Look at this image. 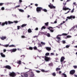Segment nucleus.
I'll return each instance as SVG.
<instances>
[{"label":"nucleus","mask_w":77,"mask_h":77,"mask_svg":"<svg viewBox=\"0 0 77 77\" xmlns=\"http://www.w3.org/2000/svg\"><path fill=\"white\" fill-rule=\"evenodd\" d=\"M66 5V2H64L63 3V5L64 6L63 7V10H64V11H66V10H71V9L69 8H66L65 7V5Z\"/></svg>","instance_id":"1"},{"label":"nucleus","mask_w":77,"mask_h":77,"mask_svg":"<svg viewBox=\"0 0 77 77\" xmlns=\"http://www.w3.org/2000/svg\"><path fill=\"white\" fill-rule=\"evenodd\" d=\"M67 19H69V20H72V18L73 19H75V16L71 15L70 17H67Z\"/></svg>","instance_id":"2"},{"label":"nucleus","mask_w":77,"mask_h":77,"mask_svg":"<svg viewBox=\"0 0 77 77\" xmlns=\"http://www.w3.org/2000/svg\"><path fill=\"white\" fill-rule=\"evenodd\" d=\"M42 9V8L40 7H37L36 9V11L38 13L41 12Z\"/></svg>","instance_id":"3"},{"label":"nucleus","mask_w":77,"mask_h":77,"mask_svg":"<svg viewBox=\"0 0 77 77\" xmlns=\"http://www.w3.org/2000/svg\"><path fill=\"white\" fill-rule=\"evenodd\" d=\"M8 25V21H5V22H0V26L1 25L2 26H4L5 25Z\"/></svg>","instance_id":"4"},{"label":"nucleus","mask_w":77,"mask_h":77,"mask_svg":"<svg viewBox=\"0 0 77 77\" xmlns=\"http://www.w3.org/2000/svg\"><path fill=\"white\" fill-rule=\"evenodd\" d=\"M51 32H54V30H53V29L54 28H53L51 26H49L47 28Z\"/></svg>","instance_id":"5"},{"label":"nucleus","mask_w":77,"mask_h":77,"mask_svg":"<svg viewBox=\"0 0 77 77\" xmlns=\"http://www.w3.org/2000/svg\"><path fill=\"white\" fill-rule=\"evenodd\" d=\"M48 7L50 8L51 9H55L56 8V7L53 6V5L50 4V5H48Z\"/></svg>","instance_id":"6"},{"label":"nucleus","mask_w":77,"mask_h":77,"mask_svg":"<svg viewBox=\"0 0 77 77\" xmlns=\"http://www.w3.org/2000/svg\"><path fill=\"white\" fill-rule=\"evenodd\" d=\"M9 75L11 77H15V76H16V75L15 74V72H13L10 73L9 74Z\"/></svg>","instance_id":"7"},{"label":"nucleus","mask_w":77,"mask_h":77,"mask_svg":"<svg viewBox=\"0 0 77 77\" xmlns=\"http://www.w3.org/2000/svg\"><path fill=\"white\" fill-rule=\"evenodd\" d=\"M75 72V71L74 70H72L70 72V74L71 75H73Z\"/></svg>","instance_id":"8"},{"label":"nucleus","mask_w":77,"mask_h":77,"mask_svg":"<svg viewBox=\"0 0 77 77\" xmlns=\"http://www.w3.org/2000/svg\"><path fill=\"white\" fill-rule=\"evenodd\" d=\"M45 59L46 61L48 62V61H49V60H50V57H48L46 56H45Z\"/></svg>","instance_id":"9"},{"label":"nucleus","mask_w":77,"mask_h":77,"mask_svg":"<svg viewBox=\"0 0 77 77\" xmlns=\"http://www.w3.org/2000/svg\"><path fill=\"white\" fill-rule=\"evenodd\" d=\"M17 50V49L16 48H14L10 50V51L11 53H14Z\"/></svg>","instance_id":"10"},{"label":"nucleus","mask_w":77,"mask_h":77,"mask_svg":"<svg viewBox=\"0 0 77 77\" xmlns=\"http://www.w3.org/2000/svg\"><path fill=\"white\" fill-rule=\"evenodd\" d=\"M5 68L6 69H11V66L9 65H6L5 66Z\"/></svg>","instance_id":"11"},{"label":"nucleus","mask_w":77,"mask_h":77,"mask_svg":"<svg viewBox=\"0 0 77 77\" xmlns=\"http://www.w3.org/2000/svg\"><path fill=\"white\" fill-rule=\"evenodd\" d=\"M45 48H46V49L48 50V51H50V50H51V48L49 47H45Z\"/></svg>","instance_id":"12"},{"label":"nucleus","mask_w":77,"mask_h":77,"mask_svg":"<svg viewBox=\"0 0 77 77\" xmlns=\"http://www.w3.org/2000/svg\"><path fill=\"white\" fill-rule=\"evenodd\" d=\"M65 59V57H62L61 58L60 61L61 62H62Z\"/></svg>","instance_id":"13"},{"label":"nucleus","mask_w":77,"mask_h":77,"mask_svg":"<svg viewBox=\"0 0 77 77\" xmlns=\"http://www.w3.org/2000/svg\"><path fill=\"white\" fill-rule=\"evenodd\" d=\"M0 54L2 57H6L5 55V54H3V53H0Z\"/></svg>","instance_id":"14"},{"label":"nucleus","mask_w":77,"mask_h":77,"mask_svg":"<svg viewBox=\"0 0 77 77\" xmlns=\"http://www.w3.org/2000/svg\"><path fill=\"white\" fill-rule=\"evenodd\" d=\"M62 76L61 77H67L65 73H62Z\"/></svg>","instance_id":"15"},{"label":"nucleus","mask_w":77,"mask_h":77,"mask_svg":"<svg viewBox=\"0 0 77 77\" xmlns=\"http://www.w3.org/2000/svg\"><path fill=\"white\" fill-rule=\"evenodd\" d=\"M75 28H76V26H74L72 28L70 29V31L71 30H74Z\"/></svg>","instance_id":"16"},{"label":"nucleus","mask_w":77,"mask_h":77,"mask_svg":"<svg viewBox=\"0 0 77 77\" xmlns=\"http://www.w3.org/2000/svg\"><path fill=\"white\" fill-rule=\"evenodd\" d=\"M13 23H14V22L10 21H9L8 22V24H13Z\"/></svg>","instance_id":"17"},{"label":"nucleus","mask_w":77,"mask_h":77,"mask_svg":"<svg viewBox=\"0 0 77 77\" xmlns=\"http://www.w3.org/2000/svg\"><path fill=\"white\" fill-rule=\"evenodd\" d=\"M68 35V34L63 33L61 35H60V36H66Z\"/></svg>","instance_id":"18"},{"label":"nucleus","mask_w":77,"mask_h":77,"mask_svg":"<svg viewBox=\"0 0 77 77\" xmlns=\"http://www.w3.org/2000/svg\"><path fill=\"white\" fill-rule=\"evenodd\" d=\"M26 26H27V24H23L22 25H21V27L22 28H23V27H26Z\"/></svg>","instance_id":"19"},{"label":"nucleus","mask_w":77,"mask_h":77,"mask_svg":"<svg viewBox=\"0 0 77 77\" xmlns=\"http://www.w3.org/2000/svg\"><path fill=\"white\" fill-rule=\"evenodd\" d=\"M1 39L2 40H4L5 39H6V37L5 36V37H2L1 38Z\"/></svg>","instance_id":"20"},{"label":"nucleus","mask_w":77,"mask_h":77,"mask_svg":"<svg viewBox=\"0 0 77 77\" xmlns=\"http://www.w3.org/2000/svg\"><path fill=\"white\" fill-rule=\"evenodd\" d=\"M60 68L57 67L56 69V71H60Z\"/></svg>","instance_id":"21"},{"label":"nucleus","mask_w":77,"mask_h":77,"mask_svg":"<svg viewBox=\"0 0 77 77\" xmlns=\"http://www.w3.org/2000/svg\"><path fill=\"white\" fill-rule=\"evenodd\" d=\"M28 31L29 33H32V29H28Z\"/></svg>","instance_id":"22"},{"label":"nucleus","mask_w":77,"mask_h":77,"mask_svg":"<svg viewBox=\"0 0 77 77\" xmlns=\"http://www.w3.org/2000/svg\"><path fill=\"white\" fill-rule=\"evenodd\" d=\"M60 35H57V36L56 38H57V39H58V40L60 39V38L58 37V36H60Z\"/></svg>","instance_id":"23"},{"label":"nucleus","mask_w":77,"mask_h":77,"mask_svg":"<svg viewBox=\"0 0 77 77\" xmlns=\"http://www.w3.org/2000/svg\"><path fill=\"white\" fill-rule=\"evenodd\" d=\"M42 11H44V12H47V9H43L42 8Z\"/></svg>","instance_id":"24"},{"label":"nucleus","mask_w":77,"mask_h":77,"mask_svg":"<svg viewBox=\"0 0 77 77\" xmlns=\"http://www.w3.org/2000/svg\"><path fill=\"white\" fill-rule=\"evenodd\" d=\"M19 11L20 12H24V10L21 9H19Z\"/></svg>","instance_id":"25"},{"label":"nucleus","mask_w":77,"mask_h":77,"mask_svg":"<svg viewBox=\"0 0 77 77\" xmlns=\"http://www.w3.org/2000/svg\"><path fill=\"white\" fill-rule=\"evenodd\" d=\"M46 29V27H45V26H43L41 28V29L42 30H43V29Z\"/></svg>","instance_id":"26"},{"label":"nucleus","mask_w":77,"mask_h":77,"mask_svg":"<svg viewBox=\"0 0 77 77\" xmlns=\"http://www.w3.org/2000/svg\"><path fill=\"white\" fill-rule=\"evenodd\" d=\"M24 77H28V74L25 73L24 74Z\"/></svg>","instance_id":"27"},{"label":"nucleus","mask_w":77,"mask_h":77,"mask_svg":"<svg viewBox=\"0 0 77 77\" xmlns=\"http://www.w3.org/2000/svg\"><path fill=\"white\" fill-rule=\"evenodd\" d=\"M49 54H50V53H47L45 54V56H49Z\"/></svg>","instance_id":"28"},{"label":"nucleus","mask_w":77,"mask_h":77,"mask_svg":"<svg viewBox=\"0 0 77 77\" xmlns=\"http://www.w3.org/2000/svg\"><path fill=\"white\" fill-rule=\"evenodd\" d=\"M41 44H42L43 45H45V42H41Z\"/></svg>","instance_id":"29"},{"label":"nucleus","mask_w":77,"mask_h":77,"mask_svg":"<svg viewBox=\"0 0 77 77\" xmlns=\"http://www.w3.org/2000/svg\"><path fill=\"white\" fill-rule=\"evenodd\" d=\"M15 47V45H12L9 46V47Z\"/></svg>","instance_id":"30"},{"label":"nucleus","mask_w":77,"mask_h":77,"mask_svg":"<svg viewBox=\"0 0 77 77\" xmlns=\"http://www.w3.org/2000/svg\"><path fill=\"white\" fill-rule=\"evenodd\" d=\"M49 23H48V22H47L46 23H45V25L46 26H47L48 25Z\"/></svg>","instance_id":"31"},{"label":"nucleus","mask_w":77,"mask_h":77,"mask_svg":"<svg viewBox=\"0 0 77 77\" xmlns=\"http://www.w3.org/2000/svg\"><path fill=\"white\" fill-rule=\"evenodd\" d=\"M9 44L6 45H4L3 46H4L5 47H8L9 46Z\"/></svg>","instance_id":"32"},{"label":"nucleus","mask_w":77,"mask_h":77,"mask_svg":"<svg viewBox=\"0 0 77 77\" xmlns=\"http://www.w3.org/2000/svg\"><path fill=\"white\" fill-rule=\"evenodd\" d=\"M17 30H19L20 29H21V26H17Z\"/></svg>","instance_id":"33"},{"label":"nucleus","mask_w":77,"mask_h":77,"mask_svg":"<svg viewBox=\"0 0 77 77\" xmlns=\"http://www.w3.org/2000/svg\"><path fill=\"white\" fill-rule=\"evenodd\" d=\"M17 63L19 65H21V61H19L17 62Z\"/></svg>","instance_id":"34"},{"label":"nucleus","mask_w":77,"mask_h":77,"mask_svg":"<svg viewBox=\"0 0 77 77\" xmlns=\"http://www.w3.org/2000/svg\"><path fill=\"white\" fill-rule=\"evenodd\" d=\"M29 50H33V48L31 47H29Z\"/></svg>","instance_id":"35"},{"label":"nucleus","mask_w":77,"mask_h":77,"mask_svg":"<svg viewBox=\"0 0 77 77\" xmlns=\"http://www.w3.org/2000/svg\"><path fill=\"white\" fill-rule=\"evenodd\" d=\"M47 35L48 37H50V34L49 33H48Z\"/></svg>","instance_id":"36"},{"label":"nucleus","mask_w":77,"mask_h":77,"mask_svg":"<svg viewBox=\"0 0 77 77\" xmlns=\"http://www.w3.org/2000/svg\"><path fill=\"white\" fill-rule=\"evenodd\" d=\"M49 66H52L53 64L52 63H50L49 64Z\"/></svg>","instance_id":"37"},{"label":"nucleus","mask_w":77,"mask_h":77,"mask_svg":"<svg viewBox=\"0 0 77 77\" xmlns=\"http://www.w3.org/2000/svg\"><path fill=\"white\" fill-rule=\"evenodd\" d=\"M19 7H20V5H18L16 6L15 7V8L16 9V8H19Z\"/></svg>","instance_id":"38"},{"label":"nucleus","mask_w":77,"mask_h":77,"mask_svg":"<svg viewBox=\"0 0 77 77\" xmlns=\"http://www.w3.org/2000/svg\"><path fill=\"white\" fill-rule=\"evenodd\" d=\"M74 11V8H73V9L70 12L71 13H73V12Z\"/></svg>","instance_id":"39"},{"label":"nucleus","mask_w":77,"mask_h":77,"mask_svg":"<svg viewBox=\"0 0 77 77\" xmlns=\"http://www.w3.org/2000/svg\"><path fill=\"white\" fill-rule=\"evenodd\" d=\"M38 37V35H35L33 36V38H37Z\"/></svg>","instance_id":"40"},{"label":"nucleus","mask_w":77,"mask_h":77,"mask_svg":"<svg viewBox=\"0 0 77 77\" xmlns=\"http://www.w3.org/2000/svg\"><path fill=\"white\" fill-rule=\"evenodd\" d=\"M67 38H71V36L69 35H67Z\"/></svg>","instance_id":"41"},{"label":"nucleus","mask_w":77,"mask_h":77,"mask_svg":"<svg viewBox=\"0 0 77 77\" xmlns=\"http://www.w3.org/2000/svg\"><path fill=\"white\" fill-rule=\"evenodd\" d=\"M4 4V3H0V6H3V4Z\"/></svg>","instance_id":"42"},{"label":"nucleus","mask_w":77,"mask_h":77,"mask_svg":"<svg viewBox=\"0 0 77 77\" xmlns=\"http://www.w3.org/2000/svg\"><path fill=\"white\" fill-rule=\"evenodd\" d=\"M33 49L34 50H37V47H36V46H35L34 48H33Z\"/></svg>","instance_id":"43"},{"label":"nucleus","mask_w":77,"mask_h":77,"mask_svg":"<svg viewBox=\"0 0 77 77\" xmlns=\"http://www.w3.org/2000/svg\"><path fill=\"white\" fill-rule=\"evenodd\" d=\"M52 75L53 76H56V73L55 72L53 73Z\"/></svg>","instance_id":"44"},{"label":"nucleus","mask_w":77,"mask_h":77,"mask_svg":"<svg viewBox=\"0 0 77 77\" xmlns=\"http://www.w3.org/2000/svg\"><path fill=\"white\" fill-rule=\"evenodd\" d=\"M73 67H74V68H75V69H76V68H77V66H73Z\"/></svg>","instance_id":"45"},{"label":"nucleus","mask_w":77,"mask_h":77,"mask_svg":"<svg viewBox=\"0 0 77 77\" xmlns=\"http://www.w3.org/2000/svg\"><path fill=\"white\" fill-rule=\"evenodd\" d=\"M63 44H65L66 43V42H65V40H63L62 41Z\"/></svg>","instance_id":"46"},{"label":"nucleus","mask_w":77,"mask_h":77,"mask_svg":"<svg viewBox=\"0 0 77 77\" xmlns=\"http://www.w3.org/2000/svg\"><path fill=\"white\" fill-rule=\"evenodd\" d=\"M38 47H42V45H41V44H38Z\"/></svg>","instance_id":"47"},{"label":"nucleus","mask_w":77,"mask_h":77,"mask_svg":"<svg viewBox=\"0 0 77 77\" xmlns=\"http://www.w3.org/2000/svg\"><path fill=\"white\" fill-rule=\"evenodd\" d=\"M1 10H2V11L5 10V7H2L1 8Z\"/></svg>","instance_id":"48"},{"label":"nucleus","mask_w":77,"mask_h":77,"mask_svg":"<svg viewBox=\"0 0 77 77\" xmlns=\"http://www.w3.org/2000/svg\"><path fill=\"white\" fill-rule=\"evenodd\" d=\"M57 19H56V21H55L54 23V24H56V23H57Z\"/></svg>","instance_id":"49"},{"label":"nucleus","mask_w":77,"mask_h":77,"mask_svg":"<svg viewBox=\"0 0 77 77\" xmlns=\"http://www.w3.org/2000/svg\"><path fill=\"white\" fill-rule=\"evenodd\" d=\"M21 38H26V37L24 36V35H22L21 36Z\"/></svg>","instance_id":"50"},{"label":"nucleus","mask_w":77,"mask_h":77,"mask_svg":"<svg viewBox=\"0 0 77 77\" xmlns=\"http://www.w3.org/2000/svg\"><path fill=\"white\" fill-rule=\"evenodd\" d=\"M69 46H70L69 45H67L66 46V48H69Z\"/></svg>","instance_id":"51"},{"label":"nucleus","mask_w":77,"mask_h":77,"mask_svg":"<svg viewBox=\"0 0 77 77\" xmlns=\"http://www.w3.org/2000/svg\"><path fill=\"white\" fill-rule=\"evenodd\" d=\"M34 76V74H32L30 75V77H33Z\"/></svg>","instance_id":"52"},{"label":"nucleus","mask_w":77,"mask_h":77,"mask_svg":"<svg viewBox=\"0 0 77 77\" xmlns=\"http://www.w3.org/2000/svg\"><path fill=\"white\" fill-rule=\"evenodd\" d=\"M22 56H23V58H24V57H25V55H21V57H22Z\"/></svg>","instance_id":"53"},{"label":"nucleus","mask_w":77,"mask_h":77,"mask_svg":"<svg viewBox=\"0 0 77 77\" xmlns=\"http://www.w3.org/2000/svg\"><path fill=\"white\" fill-rule=\"evenodd\" d=\"M36 71L37 72H38V73H39V72H40V71L39 70H36Z\"/></svg>","instance_id":"54"},{"label":"nucleus","mask_w":77,"mask_h":77,"mask_svg":"<svg viewBox=\"0 0 77 77\" xmlns=\"http://www.w3.org/2000/svg\"><path fill=\"white\" fill-rule=\"evenodd\" d=\"M6 49H4L3 50V52L4 53H5V52H6Z\"/></svg>","instance_id":"55"},{"label":"nucleus","mask_w":77,"mask_h":77,"mask_svg":"<svg viewBox=\"0 0 77 77\" xmlns=\"http://www.w3.org/2000/svg\"><path fill=\"white\" fill-rule=\"evenodd\" d=\"M23 2L22 1V0H19V3H21V2Z\"/></svg>","instance_id":"56"},{"label":"nucleus","mask_w":77,"mask_h":77,"mask_svg":"<svg viewBox=\"0 0 77 77\" xmlns=\"http://www.w3.org/2000/svg\"><path fill=\"white\" fill-rule=\"evenodd\" d=\"M15 23H18V21H14Z\"/></svg>","instance_id":"57"},{"label":"nucleus","mask_w":77,"mask_h":77,"mask_svg":"<svg viewBox=\"0 0 77 77\" xmlns=\"http://www.w3.org/2000/svg\"><path fill=\"white\" fill-rule=\"evenodd\" d=\"M41 71H42V72H45V70H44L42 69L41 70Z\"/></svg>","instance_id":"58"},{"label":"nucleus","mask_w":77,"mask_h":77,"mask_svg":"<svg viewBox=\"0 0 77 77\" xmlns=\"http://www.w3.org/2000/svg\"><path fill=\"white\" fill-rule=\"evenodd\" d=\"M35 6H36L37 7V6H38V5L37 4H35Z\"/></svg>","instance_id":"59"},{"label":"nucleus","mask_w":77,"mask_h":77,"mask_svg":"<svg viewBox=\"0 0 77 77\" xmlns=\"http://www.w3.org/2000/svg\"><path fill=\"white\" fill-rule=\"evenodd\" d=\"M35 30H38V28H36L35 29Z\"/></svg>","instance_id":"60"},{"label":"nucleus","mask_w":77,"mask_h":77,"mask_svg":"<svg viewBox=\"0 0 77 77\" xmlns=\"http://www.w3.org/2000/svg\"><path fill=\"white\" fill-rule=\"evenodd\" d=\"M61 73H62V72H61V71H60L59 72V74H61Z\"/></svg>","instance_id":"61"},{"label":"nucleus","mask_w":77,"mask_h":77,"mask_svg":"<svg viewBox=\"0 0 77 77\" xmlns=\"http://www.w3.org/2000/svg\"><path fill=\"white\" fill-rule=\"evenodd\" d=\"M74 76L75 77H77V75L75 74V75H74Z\"/></svg>","instance_id":"62"},{"label":"nucleus","mask_w":77,"mask_h":77,"mask_svg":"<svg viewBox=\"0 0 77 77\" xmlns=\"http://www.w3.org/2000/svg\"><path fill=\"white\" fill-rule=\"evenodd\" d=\"M51 55H54V53H51Z\"/></svg>","instance_id":"63"},{"label":"nucleus","mask_w":77,"mask_h":77,"mask_svg":"<svg viewBox=\"0 0 77 77\" xmlns=\"http://www.w3.org/2000/svg\"><path fill=\"white\" fill-rule=\"evenodd\" d=\"M74 47H75V48H77V45L74 46Z\"/></svg>","instance_id":"64"}]
</instances>
